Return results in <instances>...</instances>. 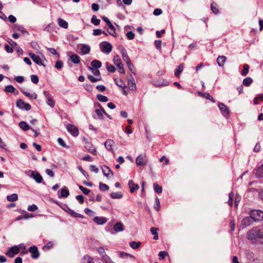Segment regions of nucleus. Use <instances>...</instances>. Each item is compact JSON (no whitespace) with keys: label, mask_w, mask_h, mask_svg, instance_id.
Wrapping results in <instances>:
<instances>
[{"label":"nucleus","mask_w":263,"mask_h":263,"mask_svg":"<svg viewBox=\"0 0 263 263\" xmlns=\"http://www.w3.org/2000/svg\"><path fill=\"white\" fill-rule=\"evenodd\" d=\"M100 47L101 51L106 54L109 53L112 49L111 44L108 42H103L101 43L100 44Z\"/></svg>","instance_id":"nucleus-3"},{"label":"nucleus","mask_w":263,"mask_h":263,"mask_svg":"<svg viewBox=\"0 0 263 263\" xmlns=\"http://www.w3.org/2000/svg\"><path fill=\"white\" fill-rule=\"evenodd\" d=\"M154 190L155 192L158 194H160L162 192V187L157 183L153 184Z\"/></svg>","instance_id":"nucleus-45"},{"label":"nucleus","mask_w":263,"mask_h":263,"mask_svg":"<svg viewBox=\"0 0 263 263\" xmlns=\"http://www.w3.org/2000/svg\"><path fill=\"white\" fill-rule=\"evenodd\" d=\"M217 5L216 3L215 2H213L211 5V9L212 12L215 14H217L218 13H219V10L217 8Z\"/></svg>","instance_id":"nucleus-42"},{"label":"nucleus","mask_w":263,"mask_h":263,"mask_svg":"<svg viewBox=\"0 0 263 263\" xmlns=\"http://www.w3.org/2000/svg\"><path fill=\"white\" fill-rule=\"evenodd\" d=\"M155 205L154 206V209L157 211H159L160 208V202L159 199L158 197L155 198Z\"/></svg>","instance_id":"nucleus-59"},{"label":"nucleus","mask_w":263,"mask_h":263,"mask_svg":"<svg viewBox=\"0 0 263 263\" xmlns=\"http://www.w3.org/2000/svg\"><path fill=\"white\" fill-rule=\"evenodd\" d=\"M87 78L92 83L96 82L102 79L101 76H99V79H97V78L93 77L91 75H88Z\"/></svg>","instance_id":"nucleus-58"},{"label":"nucleus","mask_w":263,"mask_h":263,"mask_svg":"<svg viewBox=\"0 0 263 263\" xmlns=\"http://www.w3.org/2000/svg\"><path fill=\"white\" fill-rule=\"evenodd\" d=\"M16 105L20 109L26 111L30 110L31 108L29 104L25 102L21 99H19L17 101Z\"/></svg>","instance_id":"nucleus-5"},{"label":"nucleus","mask_w":263,"mask_h":263,"mask_svg":"<svg viewBox=\"0 0 263 263\" xmlns=\"http://www.w3.org/2000/svg\"><path fill=\"white\" fill-rule=\"evenodd\" d=\"M106 68L108 71L110 72H114L116 71V68L114 66L112 65H109L108 63H106Z\"/></svg>","instance_id":"nucleus-57"},{"label":"nucleus","mask_w":263,"mask_h":263,"mask_svg":"<svg viewBox=\"0 0 263 263\" xmlns=\"http://www.w3.org/2000/svg\"><path fill=\"white\" fill-rule=\"evenodd\" d=\"M99 189L101 191H105L109 190V186L102 182H100L99 183Z\"/></svg>","instance_id":"nucleus-54"},{"label":"nucleus","mask_w":263,"mask_h":263,"mask_svg":"<svg viewBox=\"0 0 263 263\" xmlns=\"http://www.w3.org/2000/svg\"><path fill=\"white\" fill-rule=\"evenodd\" d=\"M226 57L224 55L219 56L217 59V63L219 67H223L226 61Z\"/></svg>","instance_id":"nucleus-24"},{"label":"nucleus","mask_w":263,"mask_h":263,"mask_svg":"<svg viewBox=\"0 0 263 263\" xmlns=\"http://www.w3.org/2000/svg\"><path fill=\"white\" fill-rule=\"evenodd\" d=\"M113 62L118 69V71L121 73H124L125 70L123 65L121 62V60L119 55H115L114 57Z\"/></svg>","instance_id":"nucleus-4"},{"label":"nucleus","mask_w":263,"mask_h":263,"mask_svg":"<svg viewBox=\"0 0 263 263\" xmlns=\"http://www.w3.org/2000/svg\"><path fill=\"white\" fill-rule=\"evenodd\" d=\"M29 251L31 254V257L33 259H37L39 257L40 253L37 247L35 246H32L29 248Z\"/></svg>","instance_id":"nucleus-11"},{"label":"nucleus","mask_w":263,"mask_h":263,"mask_svg":"<svg viewBox=\"0 0 263 263\" xmlns=\"http://www.w3.org/2000/svg\"><path fill=\"white\" fill-rule=\"evenodd\" d=\"M55 27V25L54 23H50L44 28V31L47 32H51L52 30L54 29Z\"/></svg>","instance_id":"nucleus-47"},{"label":"nucleus","mask_w":263,"mask_h":263,"mask_svg":"<svg viewBox=\"0 0 263 263\" xmlns=\"http://www.w3.org/2000/svg\"><path fill=\"white\" fill-rule=\"evenodd\" d=\"M246 237L252 243H263V226L253 227L247 233Z\"/></svg>","instance_id":"nucleus-1"},{"label":"nucleus","mask_w":263,"mask_h":263,"mask_svg":"<svg viewBox=\"0 0 263 263\" xmlns=\"http://www.w3.org/2000/svg\"><path fill=\"white\" fill-rule=\"evenodd\" d=\"M53 247V243L52 242H48L47 243H46V245H45L43 247V250H44V251H46L47 250H48L49 249L52 248Z\"/></svg>","instance_id":"nucleus-62"},{"label":"nucleus","mask_w":263,"mask_h":263,"mask_svg":"<svg viewBox=\"0 0 263 263\" xmlns=\"http://www.w3.org/2000/svg\"><path fill=\"white\" fill-rule=\"evenodd\" d=\"M90 51V47L87 44H81V53L82 55L87 54Z\"/></svg>","instance_id":"nucleus-17"},{"label":"nucleus","mask_w":263,"mask_h":263,"mask_svg":"<svg viewBox=\"0 0 263 263\" xmlns=\"http://www.w3.org/2000/svg\"><path fill=\"white\" fill-rule=\"evenodd\" d=\"M91 66L92 68L98 69L101 67L102 63L99 60H94L91 62Z\"/></svg>","instance_id":"nucleus-33"},{"label":"nucleus","mask_w":263,"mask_h":263,"mask_svg":"<svg viewBox=\"0 0 263 263\" xmlns=\"http://www.w3.org/2000/svg\"><path fill=\"white\" fill-rule=\"evenodd\" d=\"M97 251L99 253L102 259L104 258V256H106L107 255L105 253L104 249L103 247H99L98 248H97Z\"/></svg>","instance_id":"nucleus-48"},{"label":"nucleus","mask_w":263,"mask_h":263,"mask_svg":"<svg viewBox=\"0 0 263 263\" xmlns=\"http://www.w3.org/2000/svg\"><path fill=\"white\" fill-rule=\"evenodd\" d=\"M199 94L203 97L211 101L212 102L215 103V101L213 97L208 93L199 92Z\"/></svg>","instance_id":"nucleus-40"},{"label":"nucleus","mask_w":263,"mask_h":263,"mask_svg":"<svg viewBox=\"0 0 263 263\" xmlns=\"http://www.w3.org/2000/svg\"><path fill=\"white\" fill-rule=\"evenodd\" d=\"M30 177L34 179L35 181L38 183H43L44 184H45V182H43L42 176L38 172L35 171H31Z\"/></svg>","instance_id":"nucleus-9"},{"label":"nucleus","mask_w":263,"mask_h":263,"mask_svg":"<svg viewBox=\"0 0 263 263\" xmlns=\"http://www.w3.org/2000/svg\"><path fill=\"white\" fill-rule=\"evenodd\" d=\"M79 189L85 194V195H88L90 192V190L89 189L83 187L82 185H78Z\"/></svg>","instance_id":"nucleus-56"},{"label":"nucleus","mask_w":263,"mask_h":263,"mask_svg":"<svg viewBox=\"0 0 263 263\" xmlns=\"http://www.w3.org/2000/svg\"><path fill=\"white\" fill-rule=\"evenodd\" d=\"M58 142L59 144L60 145L63 147L67 148H68L69 147V146H67L66 144L64 141L61 138H59L58 139Z\"/></svg>","instance_id":"nucleus-53"},{"label":"nucleus","mask_w":263,"mask_h":263,"mask_svg":"<svg viewBox=\"0 0 263 263\" xmlns=\"http://www.w3.org/2000/svg\"><path fill=\"white\" fill-rule=\"evenodd\" d=\"M70 60L73 63L76 64H78L80 62V58L76 54H72L70 56Z\"/></svg>","instance_id":"nucleus-29"},{"label":"nucleus","mask_w":263,"mask_h":263,"mask_svg":"<svg viewBox=\"0 0 263 263\" xmlns=\"http://www.w3.org/2000/svg\"><path fill=\"white\" fill-rule=\"evenodd\" d=\"M69 195V192L67 187L65 186L63 187L61 190V195L60 197L61 198H66Z\"/></svg>","instance_id":"nucleus-22"},{"label":"nucleus","mask_w":263,"mask_h":263,"mask_svg":"<svg viewBox=\"0 0 263 263\" xmlns=\"http://www.w3.org/2000/svg\"><path fill=\"white\" fill-rule=\"evenodd\" d=\"M245 255L248 259L251 260L253 258L254 254L252 251L247 250L245 251Z\"/></svg>","instance_id":"nucleus-51"},{"label":"nucleus","mask_w":263,"mask_h":263,"mask_svg":"<svg viewBox=\"0 0 263 263\" xmlns=\"http://www.w3.org/2000/svg\"><path fill=\"white\" fill-rule=\"evenodd\" d=\"M141 245V243L140 241L137 242V241H132L129 243L130 247L133 249H138V248L140 247Z\"/></svg>","instance_id":"nucleus-41"},{"label":"nucleus","mask_w":263,"mask_h":263,"mask_svg":"<svg viewBox=\"0 0 263 263\" xmlns=\"http://www.w3.org/2000/svg\"><path fill=\"white\" fill-rule=\"evenodd\" d=\"M110 196L112 199H120L122 198L123 194L120 192H113L110 194Z\"/></svg>","instance_id":"nucleus-34"},{"label":"nucleus","mask_w":263,"mask_h":263,"mask_svg":"<svg viewBox=\"0 0 263 263\" xmlns=\"http://www.w3.org/2000/svg\"><path fill=\"white\" fill-rule=\"evenodd\" d=\"M249 70V66L248 64H245L243 66V69L241 71V74L243 76H246Z\"/></svg>","instance_id":"nucleus-43"},{"label":"nucleus","mask_w":263,"mask_h":263,"mask_svg":"<svg viewBox=\"0 0 263 263\" xmlns=\"http://www.w3.org/2000/svg\"><path fill=\"white\" fill-rule=\"evenodd\" d=\"M119 256L123 258H127V257H129L133 258L134 259H135V257L133 255H131L130 254H128L127 253L124 252H121L120 253Z\"/></svg>","instance_id":"nucleus-46"},{"label":"nucleus","mask_w":263,"mask_h":263,"mask_svg":"<svg viewBox=\"0 0 263 263\" xmlns=\"http://www.w3.org/2000/svg\"><path fill=\"white\" fill-rule=\"evenodd\" d=\"M58 23L59 26L64 29H67L68 27V23L61 18H58Z\"/></svg>","instance_id":"nucleus-25"},{"label":"nucleus","mask_w":263,"mask_h":263,"mask_svg":"<svg viewBox=\"0 0 263 263\" xmlns=\"http://www.w3.org/2000/svg\"><path fill=\"white\" fill-rule=\"evenodd\" d=\"M97 99L102 102H106L108 101V98L101 94H98L97 95Z\"/></svg>","instance_id":"nucleus-44"},{"label":"nucleus","mask_w":263,"mask_h":263,"mask_svg":"<svg viewBox=\"0 0 263 263\" xmlns=\"http://www.w3.org/2000/svg\"><path fill=\"white\" fill-rule=\"evenodd\" d=\"M128 185L130 188V192L132 193H134L136 190H138L139 188V185L135 183L132 180H130L128 181Z\"/></svg>","instance_id":"nucleus-18"},{"label":"nucleus","mask_w":263,"mask_h":263,"mask_svg":"<svg viewBox=\"0 0 263 263\" xmlns=\"http://www.w3.org/2000/svg\"><path fill=\"white\" fill-rule=\"evenodd\" d=\"M29 56L31 58L34 62L39 65L45 66V65L42 62L41 59L39 56L35 55L34 53L30 52L29 53Z\"/></svg>","instance_id":"nucleus-14"},{"label":"nucleus","mask_w":263,"mask_h":263,"mask_svg":"<svg viewBox=\"0 0 263 263\" xmlns=\"http://www.w3.org/2000/svg\"><path fill=\"white\" fill-rule=\"evenodd\" d=\"M102 172L104 176L108 178L114 176V173L111 169L106 165H103L101 167Z\"/></svg>","instance_id":"nucleus-13"},{"label":"nucleus","mask_w":263,"mask_h":263,"mask_svg":"<svg viewBox=\"0 0 263 263\" xmlns=\"http://www.w3.org/2000/svg\"><path fill=\"white\" fill-rule=\"evenodd\" d=\"M93 258L88 255H85L81 259V263H93Z\"/></svg>","instance_id":"nucleus-26"},{"label":"nucleus","mask_w":263,"mask_h":263,"mask_svg":"<svg viewBox=\"0 0 263 263\" xmlns=\"http://www.w3.org/2000/svg\"><path fill=\"white\" fill-rule=\"evenodd\" d=\"M20 252V248L17 246H14L9 248L6 253V255L10 258H12L15 255L18 253Z\"/></svg>","instance_id":"nucleus-6"},{"label":"nucleus","mask_w":263,"mask_h":263,"mask_svg":"<svg viewBox=\"0 0 263 263\" xmlns=\"http://www.w3.org/2000/svg\"><path fill=\"white\" fill-rule=\"evenodd\" d=\"M234 197V193L233 192H231L229 193V200L228 201V203L230 206H232L233 205V199Z\"/></svg>","instance_id":"nucleus-60"},{"label":"nucleus","mask_w":263,"mask_h":263,"mask_svg":"<svg viewBox=\"0 0 263 263\" xmlns=\"http://www.w3.org/2000/svg\"><path fill=\"white\" fill-rule=\"evenodd\" d=\"M183 70V64H180L175 70L174 74L176 77H179L180 73Z\"/></svg>","instance_id":"nucleus-30"},{"label":"nucleus","mask_w":263,"mask_h":263,"mask_svg":"<svg viewBox=\"0 0 263 263\" xmlns=\"http://www.w3.org/2000/svg\"><path fill=\"white\" fill-rule=\"evenodd\" d=\"M93 221L98 224L102 225L107 222V219L104 217L96 216L93 218Z\"/></svg>","instance_id":"nucleus-16"},{"label":"nucleus","mask_w":263,"mask_h":263,"mask_svg":"<svg viewBox=\"0 0 263 263\" xmlns=\"http://www.w3.org/2000/svg\"><path fill=\"white\" fill-rule=\"evenodd\" d=\"M102 33L104 34L105 36H107V33L100 29H96L93 30L92 34L95 36L100 35Z\"/></svg>","instance_id":"nucleus-37"},{"label":"nucleus","mask_w":263,"mask_h":263,"mask_svg":"<svg viewBox=\"0 0 263 263\" xmlns=\"http://www.w3.org/2000/svg\"><path fill=\"white\" fill-rule=\"evenodd\" d=\"M21 91L24 95H25L27 97L30 99H36L37 98V95L35 92H33V93H30L25 91L23 89H21Z\"/></svg>","instance_id":"nucleus-27"},{"label":"nucleus","mask_w":263,"mask_h":263,"mask_svg":"<svg viewBox=\"0 0 263 263\" xmlns=\"http://www.w3.org/2000/svg\"><path fill=\"white\" fill-rule=\"evenodd\" d=\"M260 100L261 101H263V94L259 95V97H255L253 100V103L254 104L256 105L259 103L258 100Z\"/></svg>","instance_id":"nucleus-64"},{"label":"nucleus","mask_w":263,"mask_h":263,"mask_svg":"<svg viewBox=\"0 0 263 263\" xmlns=\"http://www.w3.org/2000/svg\"><path fill=\"white\" fill-rule=\"evenodd\" d=\"M256 176L257 178L263 177V164L258 167Z\"/></svg>","instance_id":"nucleus-38"},{"label":"nucleus","mask_w":263,"mask_h":263,"mask_svg":"<svg viewBox=\"0 0 263 263\" xmlns=\"http://www.w3.org/2000/svg\"><path fill=\"white\" fill-rule=\"evenodd\" d=\"M114 143V141L112 140L107 139L104 142V146L108 151H112V146Z\"/></svg>","instance_id":"nucleus-23"},{"label":"nucleus","mask_w":263,"mask_h":263,"mask_svg":"<svg viewBox=\"0 0 263 263\" xmlns=\"http://www.w3.org/2000/svg\"><path fill=\"white\" fill-rule=\"evenodd\" d=\"M130 76L132 78L130 79L128 81V86L130 90L135 91L137 88L135 81L132 75H130Z\"/></svg>","instance_id":"nucleus-19"},{"label":"nucleus","mask_w":263,"mask_h":263,"mask_svg":"<svg viewBox=\"0 0 263 263\" xmlns=\"http://www.w3.org/2000/svg\"><path fill=\"white\" fill-rule=\"evenodd\" d=\"M115 83L116 84L122 88V89H125L126 88V85H125V83L121 79H119V80H117V79H115Z\"/></svg>","instance_id":"nucleus-35"},{"label":"nucleus","mask_w":263,"mask_h":263,"mask_svg":"<svg viewBox=\"0 0 263 263\" xmlns=\"http://www.w3.org/2000/svg\"><path fill=\"white\" fill-rule=\"evenodd\" d=\"M91 22L95 25H98L100 23V20L98 19L96 15H93L91 19Z\"/></svg>","instance_id":"nucleus-55"},{"label":"nucleus","mask_w":263,"mask_h":263,"mask_svg":"<svg viewBox=\"0 0 263 263\" xmlns=\"http://www.w3.org/2000/svg\"><path fill=\"white\" fill-rule=\"evenodd\" d=\"M121 53L123 60H124V61L125 62H126V64L131 62L129 57L127 55L126 50L125 49V48H123L121 49Z\"/></svg>","instance_id":"nucleus-20"},{"label":"nucleus","mask_w":263,"mask_h":263,"mask_svg":"<svg viewBox=\"0 0 263 263\" xmlns=\"http://www.w3.org/2000/svg\"><path fill=\"white\" fill-rule=\"evenodd\" d=\"M253 221V219L250 216H246L242 219L241 225L243 228H246L252 224Z\"/></svg>","instance_id":"nucleus-12"},{"label":"nucleus","mask_w":263,"mask_h":263,"mask_svg":"<svg viewBox=\"0 0 263 263\" xmlns=\"http://www.w3.org/2000/svg\"><path fill=\"white\" fill-rule=\"evenodd\" d=\"M249 214L254 221L260 222L263 220V211L251 210L249 211Z\"/></svg>","instance_id":"nucleus-2"},{"label":"nucleus","mask_w":263,"mask_h":263,"mask_svg":"<svg viewBox=\"0 0 263 263\" xmlns=\"http://www.w3.org/2000/svg\"><path fill=\"white\" fill-rule=\"evenodd\" d=\"M66 128L67 131L73 137H76L79 134L78 128L74 125L68 124L66 126Z\"/></svg>","instance_id":"nucleus-7"},{"label":"nucleus","mask_w":263,"mask_h":263,"mask_svg":"<svg viewBox=\"0 0 263 263\" xmlns=\"http://www.w3.org/2000/svg\"><path fill=\"white\" fill-rule=\"evenodd\" d=\"M218 107L225 117L229 115V110L223 103H219L218 104Z\"/></svg>","instance_id":"nucleus-15"},{"label":"nucleus","mask_w":263,"mask_h":263,"mask_svg":"<svg viewBox=\"0 0 263 263\" xmlns=\"http://www.w3.org/2000/svg\"><path fill=\"white\" fill-rule=\"evenodd\" d=\"M15 88L11 85H9L5 87L4 91L7 92L12 93L14 92Z\"/></svg>","instance_id":"nucleus-49"},{"label":"nucleus","mask_w":263,"mask_h":263,"mask_svg":"<svg viewBox=\"0 0 263 263\" xmlns=\"http://www.w3.org/2000/svg\"><path fill=\"white\" fill-rule=\"evenodd\" d=\"M85 148L90 153L93 155H97L96 148L90 143H86L85 145Z\"/></svg>","instance_id":"nucleus-21"},{"label":"nucleus","mask_w":263,"mask_h":263,"mask_svg":"<svg viewBox=\"0 0 263 263\" xmlns=\"http://www.w3.org/2000/svg\"><path fill=\"white\" fill-rule=\"evenodd\" d=\"M19 126L24 131H27L31 128L25 121H21L19 123Z\"/></svg>","instance_id":"nucleus-31"},{"label":"nucleus","mask_w":263,"mask_h":263,"mask_svg":"<svg viewBox=\"0 0 263 263\" xmlns=\"http://www.w3.org/2000/svg\"><path fill=\"white\" fill-rule=\"evenodd\" d=\"M114 229L116 232L122 231L124 230L123 225L121 222H118L115 224Z\"/></svg>","instance_id":"nucleus-28"},{"label":"nucleus","mask_w":263,"mask_h":263,"mask_svg":"<svg viewBox=\"0 0 263 263\" xmlns=\"http://www.w3.org/2000/svg\"><path fill=\"white\" fill-rule=\"evenodd\" d=\"M253 82V80L250 77H247L245 78L242 81V84L245 86H249Z\"/></svg>","instance_id":"nucleus-39"},{"label":"nucleus","mask_w":263,"mask_h":263,"mask_svg":"<svg viewBox=\"0 0 263 263\" xmlns=\"http://www.w3.org/2000/svg\"><path fill=\"white\" fill-rule=\"evenodd\" d=\"M147 162L145 155H139L136 159V163L139 166H144L147 164Z\"/></svg>","instance_id":"nucleus-10"},{"label":"nucleus","mask_w":263,"mask_h":263,"mask_svg":"<svg viewBox=\"0 0 263 263\" xmlns=\"http://www.w3.org/2000/svg\"><path fill=\"white\" fill-rule=\"evenodd\" d=\"M63 66V62L61 60L57 61L54 65L55 68L58 69H61Z\"/></svg>","instance_id":"nucleus-61"},{"label":"nucleus","mask_w":263,"mask_h":263,"mask_svg":"<svg viewBox=\"0 0 263 263\" xmlns=\"http://www.w3.org/2000/svg\"><path fill=\"white\" fill-rule=\"evenodd\" d=\"M108 29L107 30L108 33L112 36L116 37L117 34L116 32V28L114 26V25L111 24V25H109L108 26Z\"/></svg>","instance_id":"nucleus-32"},{"label":"nucleus","mask_w":263,"mask_h":263,"mask_svg":"<svg viewBox=\"0 0 263 263\" xmlns=\"http://www.w3.org/2000/svg\"><path fill=\"white\" fill-rule=\"evenodd\" d=\"M96 114L98 115V118L101 120L103 119V112L102 110V108H100V109H97L95 110Z\"/></svg>","instance_id":"nucleus-52"},{"label":"nucleus","mask_w":263,"mask_h":263,"mask_svg":"<svg viewBox=\"0 0 263 263\" xmlns=\"http://www.w3.org/2000/svg\"><path fill=\"white\" fill-rule=\"evenodd\" d=\"M38 208L35 204H32L28 206L27 210L30 212H34Z\"/></svg>","instance_id":"nucleus-63"},{"label":"nucleus","mask_w":263,"mask_h":263,"mask_svg":"<svg viewBox=\"0 0 263 263\" xmlns=\"http://www.w3.org/2000/svg\"><path fill=\"white\" fill-rule=\"evenodd\" d=\"M43 94L46 98L47 104L51 107H53L55 105V101L52 99L51 95L47 91H44Z\"/></svg>","instance_id":"nucleus-8"},{"label":"nucleus","mask_w":263,"mask_h":263,"mask_svg":"<svg viewBox=\"0 0 263 263\" xmlns=\"http://www.w3.org/2000/svg\"><path fill=\"white\" fill-rule=\"evenodd\" d=\"M127 67L129 69V70L130 71V72L133 73L134 74H136V69L134 66V65L132 64V63L130 62L129 63L127 64Z\"/></svg>","instance_id":"nucleus-50"},{"label":"nucleus","mask_w":263,"mask_h":263,"mask_svg":"<svg viewBox=\"0 0 263 263\" xmlns=\"http://www.w3.org/2000/svg\"><path fill=\"white\" fill-rule=\"evenodd\" d=\"M7 199L8 201L11 202L15 201L18 199V196L17 194L14 193L10 195H8L7 196Z\"/></svg>","instance_id":"nucleus-36"}]
</instances>
